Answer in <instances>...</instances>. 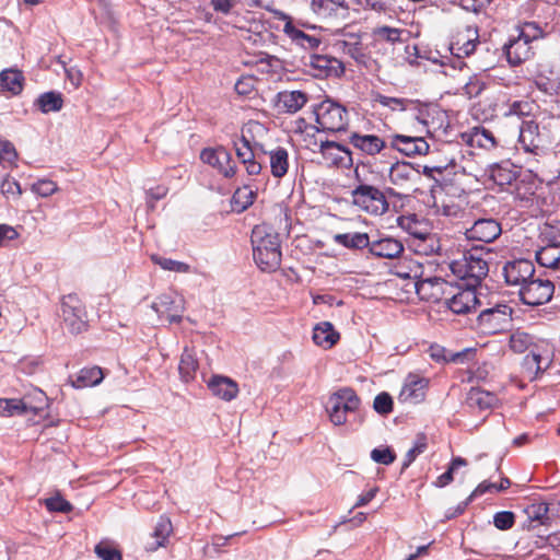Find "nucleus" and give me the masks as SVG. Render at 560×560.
I'll use <instances>...</instances> for the list:
<instances>
[{"label":"nucleus","instance_id":"1","mask_svg":"<svg viewBox=\"0 0 560 560\" xmlns=\"http://www.w3.org/2000/svg\"><path fill=\"white\" fill-rule=\"evenodd\" d=\"M250 243L253 257L257 267L264 272H275L282 259L279 233L267 224L255 225L252 230Z\"/></svg>","mask_w":560,"mask_h":560},{"label":"nucleus","instance_id":"2","mask_svg":"<svg viewBox=\"0 0 560 560\" xmlns=\"http://www.w3.org/2000/svg\"><path fill=\"white\" fill-rule=\"evenodd\" d=\"M360 166L372 172L370 161L357 162L354 167V179L357 184L351 190V203L369 214L382 215L389 210V202L385 198V192H382L380 188L370 184L368 178L362 176L359 170Z\"/></svg>","mask_w":560,"mask_h":560},{"label":"nucleus","instance_id":"3","mask_svg":"<svg viewBox=\"0 0 560 560\" xmlns=\"http://www.w3.org/2000/svg\"><path fill=\"white\" fill-rule=\"evenodd\" d=\"M518 115L532 117L530 119H523L520 126L518 143L525 152L533 154L537 158H542L548 154V148L544 144V139L539 133V124L544 122L537 113L523 112L522 107H510L506 115Z\"/></svg>","mask_w":560,"mask_h":560},{"label":"nucleus","instance_id":"4","mask_svg":"<svg viewBox=\"0 0 560 560\" xmlns=\"http://www.w3.org/2000/svg\"><path fill=\"white\" fill-rule=\"evenodd\" d=\"M361 399L354 389L342 387L330 395L326 410L335 425H342L347 422V415L359 409Z\"/></svg>","mask_w":560,"mask_h":560},{"label":"nucleus","instance_id":"5","mask_svg":"<svg viewBox=\"0 0 560 560\" xmlns=\"http://www.w3.org/2000/svg\"><path fill=\"white\" fill-rule=\"evenodd\" d=\"M317 132L338 133L350 129L349 107H313Z\"/></svg>","mask_w":560,"mask_h":560},{"label":"nucleus","instance_id":"6","mask_svg":"<svg viewBox=\"0 0 560 560\" xmlns=\"http://www.w3.org/2000/svg\"><path fill=\"white\" fill-rule=\"evenodd\" d=\"M513 308L506 303H498L482 310L476 319L477 328L485 335H497L508 327L512 320Z\"/></svg>","mask_w":560,"mask_h":560},{"label":"nucleus","instance_id":"7","mask_svg":"<svg viewBox=\"0 0 560 560\" xmlns=\"http://www.w3.org/2000/svg\"><path fill=\"white\" fill-rule=\"evenodd\" d=\"M362 130H352L349 133L348 142L364 155L375 156L387 149L386 141L377 135L369 133L373 129L372 121L366 119Z\"/></svg>","mask_w":560,"mask_h":560},{"label":"nucleus","instance_id":"8","mask_svg":"<svg viewBox=\"0 0 560 560\" xmlns=\"http://www.w3.org/2000/svg\"><path fill=\"white\" fill-rule=\"evenodd\" d=\"M61 316L68 330L78 335L88 329L86 312L77 294H68L61 299Z\"/></svg>","mask_w":560,"mask_h":560},{"label":"nucleus","instance_id":"9","mask_svg":"<svg viewBox=\"0 0 560 560\" xmlns=\"http://www.w3.org/2000/svg\"><path fill=\"white\" fill-rule=\"evenodd\" d=\"M555 292V284L549 279L534 277L523 284L518 291L522 303L529 306H539L548 303Z\"/></svg>","mask_w":560,"mask_h":560},{"label":"nucleus","instance_id":"10","mask_svg":"<svg viewBox=\"0 0 560 560\" xmlns=\"http://www.w3.org/2000/svg\"><path fill=\"white\" fill-rule=\"evenodd\" d=\"M275 16L284 22L283 33L290 38L291 43L304 50L314 51L322 44V39L315 35H310L295 25L291 15L283 11L275 10Z\"/></svg>","mask_w":560,"mask_h":560},{"label":"nucleus","instance_id":"11","mask_svg":"<svg viewBox=\"0 0 560 560\" xmlns=\"http://www.w3.org/2000/svg\"><path fill=\"white\" fill-rule=\"evenodd\" d=\"M416 119L427 127L428 135L448 136L452 126L447 110L444 107H417Z\"/></svg>","mask_w":560,"mask_h":560},{"label":"nucleus","instance_id":"12","mask_svg":"<svg viewBox=\"0 0 560 560\" xmlns=\"http://www.w3.org/2000/svg\"><path fill=\"white\" fill-rule=\"evenodd\" d=\"M200 160L209 164L226 178H231L236 174V164L232 161L231 152L223 145L217 148H205L200 152Z\"/></svg>","mask_w":560,"mask_h":560},{"label":"nucleus","instance_id":"13","mask_svg":"<svg viewBox=\"0 0 560 560\" xmlns=\"http://www.w3.org/2000/svg\"><path fill=\"white\" fill-rule=\"evenodd\" d=\"M535 275L533 261L525 258L506 261L503 267L505 282L510 285H521L527 283Z\"/></svg>","mask_w":560,"mask_h":560},{"label":"nucleus","instance_id":"14","mask_svg":"<svg viewBox=\"0 0 560 560\" xmlns=\"http://www.w3.org/2000/svg\"><path fill=\"white\" fill-rule=\"evenodd\" d=\"M447 307L457 315H465L481 305L477 296V287L464 283V288L454 294L447 302Z\"/></svg>","mask_w":560,"mask_h":560},{"label":"nucleus","instance_id":"15","mask_svg":"<svg viewBox=\"0 0 560 560\" xmlns=\"http://www.w3.org/2000/svg\"><path fill=\"white\" fill-rule=\"evenodd\" d=\"M152 308L159 316H165L171 324H179L183 320V299L172 293L160 294L153 302Z\"/></svg>","mask_w":560,"mask_h":560},{"label":"nucleus","instance_id":"16","mask_svg":"<svg viewBox=\"0 0 560 560\" xmlns=\"http://www.w3.org/2000/svg\"><path fill=\"white\" fill-rule=\"evenodd\" d=\"M430 145L423 137H412L406 135H393L389 145L390 151H398L406 156L425 155Z\"/></svg>","mask_w":560,"mask_h":560},{"label":"nucleus","instance_id":"17","mask_svg":"<svg viewBox=\"0 0 560 560\" xmlns=\"http://www.w3.org/2000/svg\"><path fill=\"white\" fill-rule=\"evenodd\" d=\"M501 233V224L495 219L481 218L476 220L472 226L466 230L465 235L469 241L492 243Z\"/></svg>","mask_w":560,"mask_h":560},{"label":"nucleus","instance_id":"18","mask_svg":"<svg viewBox=\"0 0 560 560\" xmlns=\"http://www.w3.org/2000/svg\"><path fill=\"white\" fill-rule=\"evenodd\" d=\"M308 59V65L314 70L313 74L315 77L340 78L345 73V65L335 57H329L327 55L310 54Z\"/></svg>","mask_w":560,"mask_h":560},{"label":"nucleus","instance_id":"19","mask_svg":"<svg viewBox=\"0 0 560 560\" xmlns=\"http://www.w3.org/2000/svg\"><path fill=\"white\" fill-rule=\"evenodd\" d=\"M429 383V378L419 377L413 373H409L399 393V400L404 402L409 401L411 404L422 402L425 399Z\"/></svg>","mask_w":560,"mask_h":560},{"label":"nucleus","instance_id":"20","mask_svg":"<svg viewBox=\"0 0 560 560\" xmlns=\"http://www.w3.org/2000/svg\"><path fill=\"white\" fill-rule=\"evenodd\" d=\"M503 54L505 55L509 65L516 67L529 59L533 51L529 43L517 34V36H511L503 45Z\"/></svg>","mask_w":560,"mask_h":560},{"label":"nucleus","instance_id":"21","mask_svg":"<svg viewBox=\"0 0 560 560\" xmlns=\"http://www.w3.org/2000/svg\"><path fill=\"white\" fill-rule=\"evenodd\" d=\"M487 172L489 174V178L493 180L495 185L503 187L505 185H511L517 179L521 168L511 163L510 160H504L490 164Z\"/></svg>","mask_w":560,"mask_h":560},{"label":"nucleus","instance_id":"22","mask_svg":"<svg viewBox=\"0 0 560 560\" xmlns=\"http://www.w3.org/2000/svg\"><path fill=\"white\" fill-rule=\"evenodd\" d=\"M389 164L388 176L394 185H401L411 179L412 175H420V165L406 161H398L396 156L386 161Z\"/></svg>","mask_w":560,"mask_h":560},{"label":"nucleus","instance_id":"23","mask_svg":"<svg viewBox=\"0 0 560 560\" xmlns=\"http://www.w3.org/2000/svg\"><path fill=\"white\" fill-rule=\"evenodd\" d=\"M404 252V245L399 240L390 236L371 241L369 253L378 258L394 259Z\"/></svg>","mask_w":560,"mask_h":560},{"label":"nucleus","instance_id":"24","mask_svg":"<svg viewBox=\"0 0 560 560\" xmlns=\"http://www.w3.org/2000/svg\"><path fill=\"white\" fill-rule=\"evenodd\" d=\"M460 139L468 147L492 149L497 147V139L493 133L483 126L472 127L469 131L460 132Z\"/></svg>","mask_w":560,"mask_h":560},{"label":"nucleus","instance_id":"25","mask_svg":"<svg viewBox=\"0 0 560 560\" xmlns=\"http://www.w3.org/2000/svg\"><path fill=\"white\" fill-rule=\"evenodd\" d=\"M208 388L211 394L225 401H231L238 394V385L231 377L223 375H212L208 382Z\"/></svg>","mask_w":560,"mask_h":560},{"label":"nucleus","instance_id":"26","mask_svg":"<svg viewBox=\"0 0 560 560\" xmlns=\"http://www.w3.org/2000/svg\"><path fill=\"white\" fill-rule=\"evenodd\" d=\"M28 398L30 396H25L22 399H0V413L4 417H11L14 415L22 416L27 412L39 415L42 412V406H33L28 401Z\"/></svg>","mask_w":560,"mask_h":560},{"label":"nucleus","instance_id":"27","mask_svg":"<svg viewBox=\"0 0 560 560\" xmlns=\"http://www.w3.org/2000/svg\"><path fill=\"white\" fill-rule=\"evenodd\" d=\"M397 225L407 232L415 241L422 240L428 235L429 225L424 219L419 218L416 213L399 215L396 219Z\"/></svg>","mask_w":560,"mask_h":560},{"label":"nucleus","instance_id":"28","mask_svg":"<svg viewBox=\"0 0 560 560\" xmlns=\"http://www.w3.org/2000/svg\"><path fill=\"white\" fill-rule=\"evenodd\" d=\"M535 259L542 267L553 270L560 268V242H558L557 236L536 252Z\"/></svg>","mask_w":560,"mask_h":560},{"label":"nucleus","instance_id":"29","mask_svg":"<svg viewBox=\"0 0 560 560\" xmlns=\"http://www.w3.org/2000/svg\"><path fill=\"white\" fill-rule=\"evenodd\" d=\"M466 257V268L469 270V284L475 287H480L483 278L488 276L489 266L487 260H485L480 255H477L472 252L465 253Z\"/></svg>","mask_w":560,"mask_h":560},{"label":"nucleus","instance_id":"30","mask_svg":"<svg viewBox=\"0 0 560 560\" xmlns=\"http://www.w3.org/2000/svg\"><path fill=\"white\" fill-rule=\"evenodd\" d=\"M498 402L495 394L485 390L480 387H471L467 394L466 404L470 408H477L479 411L492 410Z\"/></svg>","mask_w":560,"mask_h":560},{"label":"nucleus","instance_id":"31","mask_svg":"<svg viewBox=\"0 0 560 560\" xmlns=\"http://www.w3.org/2000/svg\"><path fill=\"white\" fill-rule=\"evenodd\" d=\"M312 339L315 345L330 349L339 341L340 334L330 322H320L314 327Z\"/></svg>","mask_w":560,"mask_h":560},{"label":"nucleus","instance_id":"32","mask_svg":"<svg viewBox=\"0 0 560 560\" xmlns=\"http://www.w3.org/2000/svg\"><path fill=\"white\" fill-rule=\"evenodd\" d=\"M23 72L18 69H4L0 72V91L18 95L23 90Z\"/></svg>","mask_w":560,"mask_h":560},{"label":"nucleus","instance_id":"33","mask_svg":"<svg viewBox=\"0 0 560 560\" xmlns=\"http://www.w3.org/2000/svg\"><path fill=\"white\" fill-rule=\"evenodd\" d=\"M534 83L545 95L557 96L560 94V78L552 70L537 73Z\"/></svg>","mask_w":560,"mask_h":560},{"label":"nucleus","instance_id":"34","mask_svg":"<svg viewBox=\"0 0 560 560\" xmlns=\"http://www.w3.org/2000/svg\"><path fill=\"white\" fill-rule=\"evenodd\" d=\"M198 368L199 363L194 352L188 347H185L178 364L180 380L185 383L194 381Z\"/></svg>","mask_w":560,"mask_h":560},{"label":"nucleus","instance_id":"35","mask_svg":"<svg viewBox=\"0 0 560 560\" xmlns=\"http://www.w3.org/2000/svg\"><path fill=\"white\" fill-rule=\"evenodd\" d=\"M335 243L349 249H364L370 250V236L368 233H341L334 236Z\"/></svg>","mask_w":560,"mask_h":560},{"label":"nucleus","instance_id":"36","mask_svg":"<svg viewBox=\"0 0 560 560\" xmlns=\"http://www.w3.org/2000/svg\"><path fill=\"white\" fill-rule=\"evenodd\" d=\"M104 378V372L100 366L83 368L72 381L74 388H85L98 385Z\"/></svg>","mask_w":560,"mask_h":560},{"label":"nucleus","instance_id":"37","mask_svg":"<svg viewBox=\"0 0 560 560\" xmlns=\"http://www.w3.org/2000/svg\"><path fill=\"white\" fill-rule=\"evenodd\" d=\"M256 197L257 192L249 189L248 185H244L243 188L238 187L231 198L232 210L236 213L244 212L254 203Z\"/></svg>","mask_w":560,"mask_h":560},{"label":"nucleus","instance_id":"38","mask_svg":"<svg viewBox=\"0 0 560 560\" xmlns=\"http://www.w3.org/2000/svg\"><path fill=\"white\" fill-rule=\"evenodd\" d=\"M269 155L272 176L276 178H282L285 176L289 168V153L287 149L278 147L270 151Z\"/></svg>","mask_w":560,"mask_h":560},{"label":"nucleus","instance_id":"39","mask_svg":"<svg viewBox=\"0 0 560 560\" xmlns=\"http://www.w3.org/2000/svg\"><path fill=\"white\" fill-rule=\"evenodd\" d=\"M173 532V525L166 515H161L153 530V537L155 540L148 550H156L159 547H164L167 542L168 536Z\"/></svg>","mask_w":560,"mask_h":560},{"label":"nucleus","instance_id":"40","mask_svg":"<svg viewBox=\"0 0 560 560\" xmlns=\"http://www.w3.org/2000/svg\"><path fill=\"white\" fill-rule=\"evenodd\" d=\"M524 513L530 517V521H535L537 525L547 526L551 524L550 508L546 502L535 501L524 508Z\"/></svg>","mask_w":560,"mask_h":560},{"label":"nucleus","instance_id":"41","mask_svg":"<svg viewBox=\"0 0 560 560\" xmlns=\"http://www.w3.org/2000/svg\"><path fill=\"white\" fill-rule=\"evenodd\" d=\"M535 345V336L520 329L513 331L509 339V347L515 353H524Z\"/></svg>","mask_w":560,"mask_h":560},{"label":"nucleus","instance_id":"42","mask_svg":"<svg viewBox=\"0 0 560 560\" xmlns=\"http://www.w3.org/2000/svg\"><path fill=\"white\" fill-rule=\"evenodd\" d=\"M512 485V481L506 476H501L500 482H491L489 480L481 481L475 490L471 492L472 497L476 499L477 497L483 495L486 493H499L508 490Z\"/></svg>","mask_w":560,"mask_h":560},{"label":"nucleus","instance_id":"43","mask_svg":"<svg viewBox=\"0 0 560 560\" xmlns=\"http://www.w3.org/2000/svg\"><path fill=\"white\" fill-rule=\"evenodd\" d=\"M307 137L310 138L308 143L314 147H317L318 152L323 155V158L326 161L330 162L331 165H332V159L335 158V156H331V150L335 149L341 153H342V151H346L347 145L343 143H340V142H337L334 140H324L318 143L314 133H308Z\"/></svg>","mask_w":560,"mask_h":560},{"label":"nucleus","instance_id":"44","mask_svg":"<svg viewBox=\"0 0 560 560\" xmlns=\"http://www.w3.org/2000/svg\"><path fill=\"white\" fill-rule=\"evenodd\" d=\"M307 137L310 138L308 143L314 147H317L318 152L323 155V158L326 161L330 162L331 165H332V159L335 158V156H331V150L335 149L341 153H342V151H346L347 145L343 143H340V142H337L334 140H324L318 143L314 133H308Z\"/></svg>","mask_w":560,"mask_h":560},{"label":"nucleus","instance_id":"45","mask_svg":"<svg viewBox=\"0 0 560 560\" xmlns=\"http://www.w3.org/2000/svg\"><path fill=\"white\" fill-rule=\"evenodd\" d=\"M256 63L261 73L279 74L284 70L283 61L267 52H260Z\"/></svg>","mask_w":560,"mask_h":560},{"label":"nucleus","instance_id":"46","mask_svg":"<svg viewBox=\"0 0 560 560\" xmlns=\"http://www.w3.org/2000/svg\"><path fill=\"white\" fill-rule=\"evenodd\" d=\"M467 460L464 457L455 456L451 459L446 470L440 475L433 485L436 488H444L454 480V472L460 468L467 466Z\"/></svg>","mask_w":560,"mask_h":560},{"label":"nucleus","instance_id":"47","mask_svg":"<svg viewBox=\"0 0 560 560\" xmlns=\"http://www.w3.org/2000/svg\"><path fill=\"white\" fill-rule=\"evenodd\" d=\"M307 102L308 96L303 91H283L276 94L273 105H305Z\"/></svg>","mask_w":560,"mask_h":560},{"label":"nucleus","instance_id":"48","mask_svg":"<svg viewBox=\"0 0 560 560\" xmlns=\"http://www.w3.org/2000/svg\"><path fill=\"white\" fill-rule=\"evenodd\" d=\"M151 260L154 265L160 266L164 270L186 273L189 271L190 266L186 262L166 258L160 255H152Z\"/></svg>","mask_w":560,"mask_h":560},{"label":"nucleus","instance_id":"49","mask_svg":"<svg viewBox=\"0 0 560 560\" xmlns=\"http://www.w3.org/2000/svg\"><path fill=\"white\" fill-rule=\"evenodd\" d=\"M415 246L416 253L423 254L427 256L438 254L441 249L440 240L436 237L435 234H432L430 231L428 232V235L422 240H419Z\"/></svg>","mask_w":560,"mask_h":560},{"label":"nucleus","instance_id":"50","mask_svg":"<svg viewBox=\"0 0 560 560\" xmlns=\"http://www.w3.org/2000/svg\"><path fill=\"white\" fill-rule=\"evenodd\" d=\"M402 33H405V30L392 27V26H387V25L376 27L373 31V35L375 36V38L383 39L393 45L397 44V43L398 44L404 43V40L401 39Z\"/></svg>","mask_w":560,"mask_h":560},{"label":"nucleus","instance_id":"51","mask_svg":"<svg viewBox=\"0 0 560 560\" xmlns=\"http://www.w3.org/2000/svg\"><path fill=\"white\" fill-rule=\"evenodd\" d=\"M427 446V436L423 433L419 434L415 441V445L405 455L401 464V472L415 462L418 455L425 451Z\"/></svg>","mask_w":560,"mask_h":560},{"label":"nucleus","instance_id":"52","mask_svg":"<svg viewBox=\"0 0 560 560\" xmlns=\"http://www.w3.org/2000/svg\"><path fill=\"white\" fill-rule=\"evenodd\" d=\"M94 552L102 560H122L121 551L108 541L98 542Z\"/></svg>","mask_w":560,"mask_h":560},{"label":"nucleus","instance_id":"53","mask_svg":"<svg viewBox=\"0 0 560 560\" xmlns=\"http://www.w3.org/2000/svg\"><path fill=\"white\" fill-rule=\"evenodd\" d=\"M373 409L381 416H388L394 410V400L389 393L377 394L373 401Z\"/></svg>","mask_w":560,"mask_h":560},{"label":"nucleus","instance_id":"54","mask_svg":"<svg viewBox=\"0 0 560 560\" xmlns=\"http://www.w3.org/2000/svg\"><path fill=\"white\" fill-rule=\"evenodd\" d=\"M45 506L49 512L54 513H70L73 511L71 502L66 500L62 495L57 494L45 500Z\"/></svg>","mask_w":560,"mask_h":560},{"label":"nucleus","instance_id":"55","mask_svg":"<svg viewBox=\"0 0 560 560\" xmlns=\"http://www.w3.org/2000/svg\"><path fill=\"white\" fill-rule=\"evenodd\" d=\"M371 458L373 462L382 465H390L396 460V453L390 446H380L371 451Z\"/></svg>","mask_w":560,"mask_h":560},{"label":"nucleus","instance_id":"56","mask_svg":"<svg viewBox=\"0 0 560 560\" xmlns=\"http://www.w3.org/2000/svg\"><path fill=\"white\" fill-rule=\"evenodd\" d=\"M516 522V515L512 511H499L493 515V525L497 529L505 532L511 529Z\"/></svg>","mask_w":560,"mask_h":560},{"label":"nucleus","instance_id":"57","mask_svg":"<svg viewBox=\"0 0 560 560\" xmlns=\"http://www.w3.org/2000/svg\"><path fill=\"white\" fill-rule=\"evenodd\" d=\"M518 35L530 44L536 39L542 38L545 33L536 22H526L524 26L520 28Z\"/></svg>","mask_w":560,"mask_h":560},{"label":"nucleus","instance_id":"58","mask_svg":"<svg viewBox=\"0 0 560 560\" xmlns=\"http://www.w3.org/2000/svg\"><path fill=\"white\" fill-rule=\"evenodd\" d=\"M255 82H256L255 77L243 75L236 81V83L234 85V90H235L236 94L242 95V96H248L249 98H252L250 97L252 93L257 94V92L255 91Z\"/></svg>","mask_w":560,"mask_h":560},{"label":"nucleus","instance_id":"59","mask_svg":"<svg viewBox=\"0 0 560 560\" xmlns=\"http://www.w3.org/2000/svg\"><path fill=\"white\" fill-rule=\"evenodd\" d=\"M63 95L59 91H47L39 94L33 102V105H62Z\"/></svg>","mask_w":560,"mask_h":560},{"label":"nucleus","instance_id":"60","mask_svg":"<svg viewBox=\"0 0 560 560\" xmlns=\"http://www.w3.org/2000/svg\"><path fill=\"white\" fill-rule=\"evenodd\" d=\"M477 349L476 348H465L462 351L452 352L450 351L448 363H459L465 364L469 361H472L476 357Z\"/></svg>","mask_w":560,"mask_h":560},{"label":"nucleus","instance_id":"61","mask_svg":"<svg viewBox=\"0 0 560 560\" xmlns=\"http://www.w3.org/2000/svg\"><path fill=\"white\" fill-rule=\"evenodd\" d=\"M57 190V185L50 179H38L32 185V191L40 197H49Z\"/></svg>","mask_w":560,"mask_h":560},{"label":"nucleus","instance_id":"62","mask_svg":"<svg viewBox=\"0 0 560 560\" xmlns=\"http://www.w3.org/2000/svg\"><path fill=\"white\" fill-rule=\"evenodd\" d=\"M428 353L435 363L443 365L448 364L450 350L445 347L439 343H432L428 349Z\"/></svg>","mask_w":560,"mask_h":560},{"label":"nucleus","instance_id":"63","mask_svg":"<svg viewBox=\"0 0 560 560\" xmlns=\"http://www.w3.org/2000/svg\"><path fill=\"white\" fill-rule=\"evenodd\" d=\"M366 5L380 13L396 12L397 0H365Z\"/></svg>","mask_w":560,"mask_h":560},{"label":"nucleus","instance_id":"64","mask_svg":"<svg viewBox=\"0 0 560 560\" xmlns=\"http://www.w3.org/2000/svg\"><path fill=\"white\" fill-rule=\"evenodd\" d=\"M486 88L487 83L477 75H474L465 84L464 90L465 93L469 96V98H472L479 96Z\"/></svg>","mask_w":560,"mask_h":560}]
</instances>
